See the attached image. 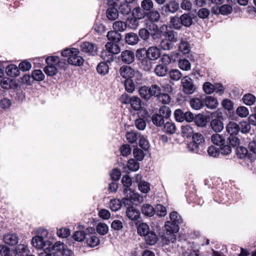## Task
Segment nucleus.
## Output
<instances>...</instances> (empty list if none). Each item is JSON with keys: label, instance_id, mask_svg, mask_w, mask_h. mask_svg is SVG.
Segmentation results:
<instances>
[{"label": "nucleus", "instance_id": "nucleus-64", "mask_svg": "<svg viewBox=\"0 0 256 256\" xmlns=\"http://www.w3.org/2000/svg\"><path fill=\"white\" fill-rule=\"evenodd\" d=\"M108 226L104 223H99L96 226V231L101 235L106 234L108 232Z\"/></svg>", "mask_w": 256, "mask_h": 256}, {"label": "nucleus", "instance_id": "nucleus-48", "mask_svg": "<svg viewBox=\"0 0 256 256\" xmlns=\"http://www.w3.org/2000/svg\"><path fill=\"white\" fill-rule=\"evenodd\" d=\"M177 61L178 62V66L181 70L186 71L190 69L191 64L188 60L186 58L180 60L178 57V60Z\"/></svg>", "mask_w": 256, "mask_h": 256}, {"label": "nucleus", "instance_id": "nucleus-33", "mask_svg": "<svg viewBox=\"0 0 256 256\" xmlns=\"http://www.w3.org/2000/svg\"><path fill=\"white\" fill-rule=\"evenodd\" d=\"M142 214L146 216H152L154 214V208L150 204H144L141 208Z\"/></svg>", "mask_w": 256, "mask_h": 256}, {"label": "nucleus", "instance_id": "nucleus-47", "mask_svg": "<svg viewBox=\"0 0 256 256\" xmlns=\"http://www.w3.org/2000/svg\"><path fill=\"white\" fill-rule=\"evenodd\" d=\"M128 194L133 205H138L142 200V198L138 194L134 193L131 190L128 191Z\"/></svg>", "mask_w": 256, "mask_h": 256}, {"label": "nucleus", "instance_id": "nucleus-45", "mask_svg": "<svg viewBox=\"0 0 256 256\" xmlns=\"http://www.w3.org/2000/svg\"><path fill=\"white\" fill-rule=\"evenodd\" d=\"M131 12V7L130 4L126 2L121 3L118 7V13L123 15H128Z\"/></svg>", "mask_w": 256, "mask_h": 256}, {"label": "nucleus", "instance_id": "nucleus-4", "mask_svg": "<svg viewBox=\"0 0 256 256\" xmlns=\"http://www.w3.org/2000/svg\"><path fill=\"white\" fill-rule=\"evenodd\" d=\"M154 2L152 0H143L140 7H137L132 11L133 15L138 19H142L146 16V12L153 10Z\"/></svg>", "mask_w": 256, "mask_h": 256}, {"label": "nucleus", "instance_id": "nucleus-20", "mask_svg": "<svg viewBox=\"0 0 256 256\" xmlns=\"http://www.w3.org/2000/svg\"><path fill=\"white\" fill-rule=\"evenodd\" d=\"M216 200L220 204H231L230 200L227 194L222 192H218L216 196Z\"/></svg>", "mask_w": 256, "mask_h": 256}, {"label": "nucleus", "instance_id": "nucleus-31", "mask_svg": "<svg viewBox=\"0 0 256 256\" xmlns=\"http://www.w3.org/2000/svg\"><path fill=\"white\" fill-rule=\"evenodd\" d=\"M154 72L158 76H164L168 72V68L162 64H157L154 68Z\"/></svg>", "mask_w": 256, "mask_h": 256}, {"label": "nucleus", "instance_id": "nucleus-11", "mask_svg": "<svg viewBox=\"0 0 256 256\" xmlns=\"http://www.w3.org/2000/svg\"><path fill=\"white\" fill-rule=\"evenodd\" d=\"M80 48L82 52L88 53L90 55L94 56L96 54L97 46L92 42H84L82 44Z\"/></svg>", "mask_w": 256, "mask_h": 256}, {"label": "nucleus", "instance_id": "nucleus-7", "mask_svg": "<svg viewBox=\"0 0 256 256\" xmlns=\"http://www.w3.org/2000/svg\"><path fill=\"white\" fill-rule=\"evenodd\" d=\"M182 92L186 94H192L194 92L196 86L194 84V80L189 76H186L181 80Z\"/></svg>", "mask_w": 256, "mask_h": 256}, {"label": "nucleus", "instance_id": "nucleus-43", "mask_svg": "<svg viewBox=\"0 0 256 256\" xmlns=\"http://www.w3.org/2000/svg\"><path fill=\"white\" fill-rule=\"evenodd\" d=\"M122 182L123 186L125 187L124 189V192L128 193L130 191V188L129 187L132 184V180L130 177L128 175L124 176L122 179Z\"/></svg>", "mask_w": 256, "mask_h": 256}, {"label": "nucleus", "instance_id": "nucleus-23", "mask_svg": "<svg viewBox=\"0 0 256 256\" xmlns=\"http://www.w3.org/2000/svg\"><path fill=\"white\" fill-rule=\"evenodd\" d=\"M152 60L146 57H144L140 60V66L142 69L146 72H150L152 68L154 62Z\"/></svg>", "mask_w": 256, "mask_h": 256}, {"label": "nucleus", "instance_id": "nucleus-56", "mask_svg": "<svg viewBox=\"0 0 256 256\" xmlns=\"http://www.w3.org/2000/svg\"><path fill=\"white\" fill-rule=\"evenodd\" d=\"M181 132L184 136L190 137L193 134V129L190 125L182 126L181 128Z\"/></svg>", "mask_w": 256, "mask_h": 256}, {"label": "nucleus", "instance_id": "nucleus-42", "mask_svg": "<svg viewBox=\"0 0 256 256\" xmlns=\"http://www.w3.org/2000/svg\"><path fill=\"white\" fill-rule=\"evenodd\" d=\"M211 140L213 144L219 146H222L225 143L224 137L218 134H213L211 137Z\"/></svg>", "mask_w": 256, "mask_h": 256}, {"label": "nucleus", "instance_id": "nucleus-57", "mask_svg": "<svg viewBox=\"0 0 256 256\" xmlns=\"http://www.w3.org/2000/svg\"><path fill=\"white\" fill-rule=\"evenodd\" d=\"M248 153V150L244 146H238L236 149V154L237 156L240 159L245 158Z\"/></svg>", "mask_w": 256, "mask_h": 256}, {"label": "nucleus", "instance_id": "nucleus-27", "mask_svg": "<svg viewBox=\"0 0 256 256\" xmlns=\"http://www.w3.org/2000/svg\"><path fill=\"white\" fill-rule=\"evenodd\" d=\"M218 104L217 100L213 96H207L204 98V106L205 105L208 108L214 109Z\"/></svg>", "mask_w": 256, "mask_h": 256}, {"label": "nucleus", "instance_id": "nucleus-3", "mask_svg": "<svg viewBox=\"0 0 256 256\" xmlns=\"http://www.w3.org/2000/svg\"><path fill=\"white\" fill-rule=\"evenodd\" d=\"M48 231L43 228H40L37 232V236L32 240V245L36 248H44V246H48L52 242L45 240L48 236Z\"/></svg>", "mask_w": 256, "mask_h": 256}, {"label": "nucleus", "instance_id": "nucleus-18", "mask_svg": "<svg viewBox=\"0 0 256 256\" xmlns=\"http://www.w3.org/2000/svg\"><path fill=\"white\" fill-rule=\"evenodd\" d=\"M126 214L128 218L132 220H138L140 216L139 210L134 206H128Z\"/></svg>", "mask_w": 256, "mask_h": 256}, {"label": "nucleus", "instance_id": "nucleus-34", "mask_svg": "<svg viewBox=\"0 0 256 256\" xmlns=\"http://www.w3.org/2000/svg\"><path fill=\"white\" fill-rule=\"evenodd\" d=\"M131 108L134 110H138L142 106V102L138 96H132L130 102Z\"/></svg>", "mask_w": 256, "mask_h": 256}, {"label": "nucleus", "instance_id": "nucleus-10", "mask_svg": "<svg viewBox=\"0 0 256 256\" xmlns=\"http://www.w3.org/2000/svg\"><path fill=\"white\" fill-rule=\"evenodd\" d=\"M160 50L155 46L149 47L146 51V57L152 60H158L160 58Z\"/></svg>", "mask_w": 256, "mask_h": 256}, {"label": "nucleus", "instance_id": "nucleus-59", "mask_svg": "<svg viewBox=\"0 0 256 256\" xmlns=\"http://www.w3.org/2000/svg\"><path fill=\"white\" fill-rule=\"evenodd\" d=\"M122 206V202L118 199H114L111 200L110 202V209L114 212L120 210Z\"/></svg>", "mask_w": 256, "mask_h": 256}, {"label": "nucleus", "instance_id": "nucleus-30", "mask_svg": "<svg viewBox=\"0 0 256 256\" xmlns=\"http://www.w3.org/2000/svg\"><path fill=\"white\" fill-rule=\"evenodd\" d=\"M106 36L110 42H118L122 38L121 34L115 30L108 32Z\"/></svg>", "mask_w": 256, "mask_h": 256}, {"label": "nucleus", "instance_id": "nucleus-41", "mask_svg": "<svg viewBox=\"0 0 256 256\" xmlns=\"http://www.w3.org/2000/svg\"><path fill=\"white\" fill-rule=\"evenodd\" d=\"M16 251L6 246H0V256H16Z\"/></svg>", "mask_w": 256, "mask_h": 256}, {"label": "nucleus", "instance_id": "nucleus-2", "mask_svg": "<svg viewBox=\"0 0 256 256\" xmlns=\"http://www.w3.org/2000/svg\"><path fill=\"white\" fill-rule=\"evenodd\" d=\"M170 23L171 27L176 30H182V26L190 27L193 24L192 16L189 14H184L180 16H172Z\"/></svg>", "mask_w": 256, "mask_h": 256}, {"label": "nucleus", "instance_id": "nucleus-60", "mask_svg": "<svg viewBox=\"0 0 256 256\" xmlns=\"http://www.w3.org/2000/svg\"><path fill=\"white\" fill-rule=\"evenodd\" d=\"M139 190L144 194L148 193L150 190V184L144 180H142L138 184Z\"/></svg>", "mask_w": 256, "mask_h": 256}, {"label": "nucleus", "instance_id": "nucleus-53", "mask_svg": "<svg viewBox=\"0 0 256 256\" xmlns=\"http://www.w3.org/2000/svg\"><path fill=\"white\" fill-rule=\"evenodd\" d=\"M154 214L160 217L164 216L166 214V208L162 205L158 204L154 208Z\"/></svg>", "mask_w": 256, "mask_h": 256}, {"label": "nucleus", "instance_id": "nucleus-35", "mask_svg": "<svg viewBox=\"0 0 256 256\" xmlns=\"http://www.w3.org/2000/svg\"><path fill=\"white\" fill-rule=\"evenodd\" d=\"M194 121L196 126L200 127L204 126L207 122L206 116L201 114L196 115Z\"/></svg>", "mask_w": 256, "mask_h": 256}, {"label": "nucleus", "instance_id": "nucleus-50", "mask_svg": "<svg viewBox=\"0 0 256 256\" xmlns=\"http://www.w3.org/2000/svg\"><path fill=\"white\" fill-rule=\"evenodd\" d=\"M64 247H66V246L60 242H56L54 245L52 243L51 248L54 251L58 254L59 256L62 254Z\"/></svg>", "mask_w": 256, "mask_h": 256}, {"label": "nucleus", "instance_id": "nucleus-49", "mask_svg": "<svg viewBox=\"0 0 256 256\" xmlns=\"http://www.w3.org/2000/svg\"><path fill=\"white\" fill-rule=\"evenodd\" d=\"M152 121L154 124L156 126H160L164 123V118L159 114H154L151 118Z\"/></svg>", "mask_w": 256, "mask_h": 256}, {"label": "nucleus", "instance_id": "nucleus-36", "mask_svg": "<svg viewBox=\"0 0 256 256\" xmlns=\"http://www.w3.org/2000/svg\"><path fill=\"white\" fill-rule=\"evenodd\" d=\"M86 242L90 247H94L98 244L100 243V240L95 235L88 234L86 238Z\"/></svg>", "mask_w": 256, "mask_h": 256}, {"label": "nucleus", "instance_id": "nucleus-13", "mask_svg": "<svg viewBox=\"0 0 256 256\" xmlns=\"http://www.w3.org/2000/svg\"><path fill=\"white\" fill-rule=\"evenodd\" d=\"M120 58L123 62L126 64H130L134 60L135 55L132 51L125 50L122 52Z\"/></svg>", "mask_w": 256, "mask_h": 256}, {"label": "nucleus", "instance_id": "nucleus-32", "mask_svg": "<svg viewBox=\"0 0 256 256\" xmlns=\"http://www.w3.org/2000/svg\"><path fill=\"white\" fill-rule=\"evenodd\" d=\"M6 72L8 76L11 77H16L19 75V68L14 64H10L6 66Z\"/></svg>", "mask_w": 256, "mask_h": 256}, {"label": "nucleus", "instance_id": "nucleus-55", "mask_svg": "<svg viewBox=\"0 0 256 256\" xmlns=\"http://www.w3.org/2000/svg\"><path fill=\"white\" fill-rule=\"evenodd\" d=\"M150 88V94L152 98V96H154L158 98V97L162 92L161 88L159 86L156 84L151 85Z\"/></svg>", "mask_w": 256, "mask_h": 256}, {"label": "nucleus", "instance_id": "nucleus-54", "mask_svg": "<svg viewBox=\"0 0 256 256\" xmlns=\"http://www.w3.org/2000/svg\"><path fill=\"white\" fill-rule=\"evenodd\" d=\"M124 87L126 91L132 93L135 90V86L133 80L130 78L126 79L124 81Z\"/></svg>", "mask_w": 256, "mask_h": 256}, {"label": "nucleus", "instance_id": "nucleus-19", "mask_svg": "<svg viewBox=\"0 0 256 256\" xmlns=\"http://www.w3.org/2000/svg\"><path fill=\"white\" fill-rule=\"evenodd\" d=\"M118 10L114 5L110 6L106 10V17L110 20H114L118 18Z\"/></svg>", "mask_w": 256, "mask_h": 256}, {"label": "nucleus", "instance_id": "nucleus-26", "mask_svg": "<svg viewBox=\"0 0 256 256\" xmlns=\"http://www.w3.org/2000/svg\"><path fill=\"white\" fill-rule=\"evenodd\" d=\"M146 16L150 22H158L160 20V14L157 10H152L146 14Z\"/></svg>", "mask_w": 256, "mask_h": 256}, {"label": "nucleus", "instance_id": "nucleus-16", "mask_svg": "<svg viewBox=\"0 0 256 256\" xmlns=\"http://www.w3.org/2000/svg\"><path fill=\"white\" fill-rule=\"evenodd\" d=\"M19 240L18 236L12 233H8L4 235V242L10 246L16 245Z\"/></svg>", "mask_w": 256, "mask_h": 256}, {"label": "nucleus", "instance_id": "nucleus-6", "mask_svg": "<svg viewBox=\"0 0 256 256\" xmlns=\"http://www.w3.org/2000/svg\"><path fill=\"white\" fill-rule=\"evenodd\" d=\"M204 145V138L203 136L198 132L192 134V142L188 144V149L190 151L198 153L200 148H202Z\"/></svg>", "mask_w": 256, "mask_h": 256}, {"label": "nucleus", "instance_id": "nucleus-21", "mask_svg": "<svg viewBox=\"0 0 256 256\" xmlns=\"http://www.w3.org/2000/svg\"><path fill=\"white\" fill-rule=\"evenodd\" d=\"M138 94L140 97L145 100H148L152 98L150 88L146 86L140 87L138 89Z\"/></svg>", "mask_w": 256, "mask_h": 256}, {"label": "nucleus", "instance_id": "nucleus-8", "mask_svg": "<svg viewBox=\"0 0 256 256\" xmlns=\"http://www.w3.org/2000/svg\"><path fill=\"white\" fill-rule=\"evenodd\" d=\"M73 52L72 54L68 58L67 62L70 64L75 66H80L83 64L84 60L83 58L78 56L79 50L76 48H72Z\"/></svg>", "mask_w": 256, "mask_h": 256}, {"label": "nucleus", "instance_id": "nucleus-24", "mask_svg": "<svg viewBox=\"0 0 256 256\" xmlns=\"http://www.w3.org/2000/svg\"><path fill=\"white\" fill-rule=\"evenodd\" d=\"M118 42H108L105 47L106 51L111 54H118L120 52V48Z\"/></svg>", "mask_w": 256, "mask_h": 256}, {"label": "nucleus", "instance_id": "nucleus-52", "mask_svg": "<svg viewBox=\"0 0 256 256\" xmlns=\"http://www.w3.org/2000/svg\"><path fill=\"white\" fill-rule=\"evenodd\" d=\"M178 48L183 54H188L190 50V44L186 41L181 40L179 44Z\"/></svg>", "mask_w": 256, "mask_h": 256}, {"label": "nucleus", "instance_id": "nucleus-28", "mask_svg": "<svg viewBox=\"0 0 256 256\" xmlns=\"http://www.w3.org/2000/svg\"><path fill=\"white\" fill-rule=\"evenodd\" d=\"M146 30L149 34L154 38L158 32V28L156 24L152 22H148L146 27L144 28Z\"/></svg>", "mask_w": 256, "mask_h": 256}, {"label": "nucleus", "instance_id": "nucleus-29", "mask_svg": "<svg viewBox=\"0 0 256 256\" xmlns=\"http://www.w3.org/2000/svg\"><path fill=\"white\" fill-rule=\"evenodd\" d=\"M210 126L214 131L219 132L223 130L224 124L220 120L215 118L210 122Z\"/></svg>", "mask_w": 256, "mask_h": 256}, {"label": "nucleus", "instance_id": "nucleus-62", "mask_svg": "<svg viewBox=\"0 0 256 256\" xmlns=\"http://www.w3.org/2000/svg\"><path fill=\"white\" fill-rule=\"evenodd\" d=\"M32 77L36 80L42 81L44 78V75L41 70H36L32 72Z\"/></svg>", "mask_w": 256, "mask_h": 256}, {"label": "nucleus", "instance_id": "nucleus-5", "mask_svg": "<svg viewBox=\"0 0 256 256\" xmlns=\"http://www.w3.org/2000/svg\"><path fill=\"white\" fill-rule=\"evenodd\" d=\"M46 62L47 66L44 68V72L48 76H53L58 72L56 64L60 65L62 62L60 61V58L56 56H52L46 58Z\"/></svg>", "mask_w": 256, "mask_h": 256}, {"label": "nucleus", "instance_id": "nucleus-51", "mask_svg": "<svg viewBox=\"0 0 256 256\" xmlns=\"http://www.w3.org/2000/svg\"><path fill=\"white\" fill-rule=\"evenodd\" d=\"M242 100L246 104L251 106L255 102L256 97L251 94H247L243 96Z\"/></svg>", "mask_w": 256, "mask_h": 256}, {"label": "nucleus", "instance_id": "nucleus-25", "mask_svg": "<svg viewBox=\"0 0 256 256\" xmlns=\"http://www.w3.org/2000/svg\"><path fill=\"white\" fill-rule=\"evenodd\" d=\"M164 36L168 40L172 42L174 44L178 40V34L174 30H166L164 32Z\"/></svg>", "mask_w": 256, "mask_h": 256}, {"label": "nucleus", "instance_id": "nucleus-15", "mask_svg": "<svg viewBox=\"0 0 256 256\" xmlns=\"http://www.w3.org/2000/svg\"><path fill=\"white\" fill-rule=\"evenodd\" d=\"M202 96L192 98L190 99V106L194 110H198L204 106V101Z\"/></svg>", "mask_w": 256, "mask_h": 256}, {"label": "nucleus", "instance_id": "nucleus-37", "mask_svg": "<svg viewBox=\"0 0 256 256\" xmlns=\"http://www.w3.org/2000/svg\"><path fill=\"white\" fill-rule=\"evenodd\" d=\"M145 240L148 244L153 245L156 243L158 240V237L154 232H148L145 236Z\"/></svg>", "mask_w": 256, "mask_h": 256}, {"label": "nucleus", "instance_id": "nucleus-14", "mask_svg": "<svg viewBox=\"0 0 256 256\" xmlns=\"http://www.w3.org/2000/svg\"><path fill=\"white\" fill-rule=\"evenodd\" d=\"M119 72L122 78L128 79L134 76V70L130 66L124 65L120 67Z\"/></svg>", "mask_w": 256, "mask_h": 256}, {"label": "nucleus", "instance_id": "nucleus-17", "mask_svg": "<svg viewBox=\"0 0 256 256\" xmlns=\"http://www.w3.org/2000/svg\"><path fill=\"white\" fill-rule=\"evenodd\" d=\"M226 130L230 136L237 135L240 130V126L236 122H230L226 126Z\"/></svg>", "mask_w": 256, "mask_h": 256}, {"label": "nucleus", "instance_id": "nucleus-38", "mask_svg": "<svg viewBox=\"0 0 256 256\" xmlns=\"http://www.w3.org/2000/svg\"><path fill=\"white\" fill-rule=\"evenodd\" d=\"M52 244L48 246H44V248H39L43 250V252L40 254V256H59L58 254L54 251L51 248Z\"/></svg>", "mask_w": 256, "mask_h": 256}, {"label": "nucleus", "instance_id": "nucleus-39", "mask_svg": "<svg viewBox=\"0 0 256 256\" xmlns=\"http://www.w3.org/2000/svg\"><path fill=\"white\" fill-rule=\"evenodd\" d=\"M96 70L99 74L104 76L108 73L109 66L106 62H100L98 65Z\"/></svg>", "mask_w": 256, "mask_h": 256}, {"label": "nucleus", "instance_id": "nucleus-44", "mask_svg": "<svg viewBox=\"0 0 256 256\" xmlns=\"http://www.w3.org/2000/svg\"><path fill=\"white\" fill-rule=\"evenodd\" d=\"M137 231L140 236H144L150 232L149 226L146 223H140L138 226Z\"/></svg>", "mask_w": 256, "mask_h": 256}, {"label": "nucleus", "instance_id": "nucleus-63", "mask_svg": "<svg viewBox=\"0 0 256 256\" xmlns=\"http://www.w3.org/2000/svg\"><path fill=\"white\" fill-rule=\"evenodd\" d=\"M87 234H86L84 231L80 230L75 232L73 235L74 238L78 242H82L84 239H86Z\"/></svg>", "mask_w": 256, "mask_h": 256}, {"label": "nucleus", "instance_id": "nucleus-12", "mask_svg": "<svg viewBox=\"0 0 256 256\" xmlns=\"http://www.w3.org/2000/svg\"><path fill=\"white\" fill-rule=\"evenodd\" d=\"M177 60H178V54L174 52L171 54L170 55L164 54L160 58L162 64L166 66L170 63L175 62Z\"/></svg>", "mask_w": 256, "mask_h": 256}, {"label": "nucleus", "instance_id": "nucleus-40", "mask_svg": "<svg viewBox=\"0 0 256 256\" xmlns=\"http://www.w3.org/2000/svg\"><path fill=\"white\" fill-rule=\"evenodd\" d=\"M161 48L164 50H169L173 49L174 44L166 38L162 39L160 44Z\"/></svg>", "mask_w": 256, "mask_h": 256}, {"label": "nucleus", "instance_id": "nucleus-46", "mask_svg": "<svg viewBox=\"0 0 256 256\" xmlns=\"http://www.w3.org/2000/svg\"><path fill=\"white\" fill-rule=\"evenodd\" d=\"M113 28L117 32H124L127 28L126 24L121 20H118L113 24Z\"/></svg>", "mask_w": 256, "mask_h": 256}, {"label": "nucleus", "instance_id": "nucleus-61", "mask_svg": "<svg viewBox=\"0 0 256 256\" xmlns=\"http://www.w3.org/2000/svg\"><path fill=\"white\" fill-rule=\"evenodd\" d=\"M220 14L222 15H227L230 14L232 12V7L228 4H223L219 7Z\"/></svg>", "mask_w": 256, "mask_h": 256}, {"label": "nucleus", "instance_id": "nucleus-9", "mask_svg": "<svg viewBox=\"0 0 256 256\" xmlns=\"http://www.w3.org/2000/svg\"><path fill=\"white\" fill-rule=\"evenodd\" d=\"M178 8V4L175 1L172 0L164 4L162 7V12L164 14H166L169 13L174 14L177 12Z\"/></svg>", "mask_w": 256, "mask_h": 256}, {"label": "nucleus", "instance_id": "nucleus-22", "mask_svg": "<svg viewBox=\"0 0 256 256\" xmlns=\"http://www.w3.org/2000/svg\"><path fill=\"white\" fill-rule=\"evenodd\" d=\"M138 36L134 32H129L125 36L126 42L130 45H135L139 42Z\"/></svg>", "mask_w": 256, "mask_h": 256}, {"label": "nucleus", "instance_id": "nucleus-58", "mask_svg": "<svg viewBox=\"0 0 256 256\" xmlns=\"http://www.w3.org/2000/svg\"><path fill=\"white\" fill-rule=\"evenodd\" d=\"M169 76L171 80L178 81L182 77V74L178 70H172L169 72Z\"/></svg>", "mask_w": 256, "mask_h": 256}, {"label": "nucleus", "instance_id": "nucleus-1", "mask_svg": "<svg viewBox=\"0 0 256 256\" xmlns=\"http://www.w3.org/2000/svg\"><path fill=\"white\" fill-rule=\"evenodd\" d=\"M170 218V220L166 222L164 224L166 234L162 236L163 244L166 245L175 241L176 238L174 234L178 232L180 226L182 224V218L176 212H171Z\"/></svg>", "mask_w": 256, "mask_h": 256}]
</instances>
